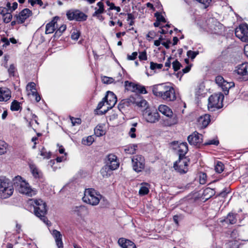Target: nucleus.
Instances as JSON below:
<instances>
[{"label": "nucleus", "mask_w": 248, "mask_h": 248, "mask_svg": "<svg viewBox=\"0 0 248 248\" xmlns=\"http://www.w3.org/2000/svg\"><path fill=\"white\" fill-rule=\"evenodd\" d=\"M10 109L12 111H18L22 109L20 103L17 100H14L11 103Z\"/></svg>", "instance_id": "nucleus-35"}, {"label": "nucleus", "mask_w": 248, "mask_h": 248, "mask_svg": "<svg viewBox=\"0 0 248 248\" xmlns=\"http://www.w3.org/2000/svg\"><path fill=\"white\" fill-rule=\"evenodd\" d=\"M189 160L187 158L179 157L173 165V168L176 171L180 174L186 173L188 171V162Z\"/></svg>", "instance_id": "nucleus-8"}, {"label": "nucleus", "mask_w": 248, "mask_h": 248, "mask_svg": "<svg viewBox=\"0 0 248 248\" xmlns=\"http://www.w3.org/2000/svg\"><path fill=\"white\" fill-rule=\"evenodd\" d=\"M70 120L73 126L78 125L81 123V120L80 118H75L73 117H70Z\"/></svg>", "instance_id": "nucleus-51"}, {"label": "nucleus", "mask_w": 248, "mask_h": 248, "mask_svg": "<svg viewBox=\"0 0 248 248\" xmlns=\"http://www.w3.org/2000/svg\"><path fill=\"white\" fill-rule=\"evenodd\" d=\"M235 34L242 41L248 42V25L247 24L240 25L236 28Z\"/></svg>", "instance_id": "nucleus-9"}, {"label": "nucleus", "mask_w": 248, "mask_h": 248, "mask_svg": "<svg viewBox=\"0 0 248 248\" xmlns=\"http://www.w3.org/2000/svg\"><path fill=\"white\" fill-rule=\"evenodd\" d=\"M187 140L190 144L199 147L202 142V135L195 132L188 136Z\"/></svg>", "instance_id": "nucleus-14"}, {"label": "nucleus", "mask_w": 248, "mask_h": 248, "mask_svg": "<svg viewBox=\"0 0 248 248\" xmlns=\"http://www.w3.org/2000/svg\"><path fill=\"white\" fill-rule=\"evenodd\" d=\"M211 1V0H200L199 2L203 4L205 6V7H207Z\"/></svg>", "instance_id": "nucleus-63"}, {"label": "nucleus", "mask_w": 248, "mask_h": 248, "mask_svg": "<svg viewBox=\"0 0 248 248\" xmlns=\"http://www.w3.org/2000/svg\"><path fill=\"white\" fill-rule=\"evenodd\" d=\"M124 84L126 87L131 88V90L132 92H138L141 93H147L146 89L144 86L134 84L128 81H125Z\"/></svg>", "instance_id": "nucleus-19"}, {"label": "nucleus", "mask_w": 248, "mask_h": 248, "mask_svg": "<svg viewBox=\"0 0 248 248\" xmlns=\"http://www.w3.org/2000/svg\"><path fill=\"white\" fill-rule=\"evenodd\" d=\"M163 67V64L161 63H155L153 62H150V68L152 70H155L156 69H160Z\"/></svg>", "instance_id": "nucleus-42"}, {"label": "nucleus", "mask_w": 248, "mask_h": 248, "mask_svg": "<svg viewBox=\"0 0 248 248\" xmlns=\"http://www.w3.org/2000/svg\"><path fill=\"white\" fill-rule=\"evenodd\" d=\"M55 17L51 22L47 23L46 26V33L49 34L53 33L57 28V21Z\"/></svg>", "instance_id": "nucleus-26"}, {"label": "nucleus", "mask_w": 248, "mask_h": 248, "mask_svg": "<svg viewBox=\"0 0 248 248\" xmlns=\"http://www.w3.org/2000/svg\"><path fill=\"white\" fill-rule=\"evenodd\" d=\"M27 90L31 91L36 90L35 84L34 82L29 83L27 86Z\"/></svg>", "instance_id": "nucleus-55"}, {"label": "nucleus", "mask_w": 248, "mask_h": 248, "mask_svg": "<svg viewBox=\"0 0 248 248\" xmlns=\"http://www.w3.org/2000/svg\"><path fill=\"white\" fill-rule=\"evenodd\" d=\"M178 122V118L176 114L173 112L169 116H166L162 119L161 123L164 126H171L176 124Z\"/></svg>", "instance_id": "nucleus-15"}, {"label": "nucleus", "mask_w": 248, "mask_h": 248, "mask_svg": "<svg viewBox=\"0 0 248 248\" xmlns=\"http://www.w3.org/2000/svg\"><path fill=\"white\" fill-rule=\"evenodd\" d=\"M32 15V11L28 8L22 10L18 15L16 16V22L18 24H22Z\"/></svg>", "instance_id": "nucleus-17"}, {"label": "nucleus", "mask_w": 248, "mask_h": 248, "mask_svg": "<svg viewBox=\"0 0 248 248\" xmlns=\"http://www.w3.org/2000/svg\"><path fill=\"white\" fill-rule=\"evenodd\" d=\"M188 146L186 142H182L178 146L179 158H186L185 155L188 151Z\"/></svg>", "instance_id": "nucleus-25"}, {"label": "nucleus", "mask_w": 248, "mask_h": 248, "mask_svg": "<svg viewBox=\"0 0 248 248\" xmlns=\"http://www.w3.org/2000/svg\"><path fill=\"white\" fill-rule=\"evenodd\" d=\"M199 54V51H193L192 50H188L187 52V56L191 60H193L196 56Z\"/></svg>", "instance_id": "nucleus-46"}, {"label": "nucleus", "mask_w": 248, "mask_h": 248, "mask_svg": "<svg viewBox=\"0 0 248 248\" xmlns=\"http://www.w3.org/2000/svg\"><path fill=\"white\" fill-rule=\"evenodd\" d=\"M55 164V161L54 160H51L48 162V166H50L51 167H52L53 168V170L54 171H55L57 168V167L54 166Z\"/></svg>", "instance_id": "nucleus-61"}, {"label": "nucleus", "mask_w": 248, "mask_h": 248, "mask_svg": "<svg viewBox=\"0 0 248 248\" xmlns=\"http://www.w3.org/2000/svg\"><path fill=\"white\" fill-rule=\"evenodd\" d=\"M210 122V115L208 114H204L200 116L198 119V123L201 125L202 127L205 128L209 124Z\"/></svg>", "instance_id": "nucleus-28"}, {"label": "nucleus", "mask_w": 248, "mask_h": 248, "mask_svg": "<svg viewBox=\"0 0 248 248\" xmlns=\"http://www.w3.org/2000/svg\"><path fill=\"white\" fill-rule=\"evenodd\" d=\"M66 29V26L65 25H62L61 27H59L58 30L56 31V33H62L65 31Z\"/></svg>", "instance_id": "nucleus-58"}, {"label": "nucleus", "mask_w": 248, "mask_h": 248, "mask_svg": "<svg viewBox=\"0 0 248 248\" xmlns=\"http://www.w3.org/2000/svg\"><path fill=\"white\" fill-rule=\"evenodd\" d=\"M11 91L6 88H0V101H7L11 98Z\"/></svg>", "instance_id": "nucleus-21"}, {"label": "nucleus", "mask_w": 248, "mask_h": 248, "mask_svg": "<svg viewBox=\"0 0 248 248\" xmlns=\"http://www.w3.org/2000/svg\"><path fill=\"white\" fill-rule=\"evenodd\" d=\"M16 71V67L14 64H11L8 69V72L10 76H14Z\"/></svg>", "instance_id": "nucleus-52"}, {"label": "nucleus", "mask_w": 248, "mask_h": 248, "mask_svg": "<svg viewBox=\"0 0 248 248\" xmlns=\"http://www.w3.org/2000/svg\"><path fill=\"white\" fill-rule=\"evenodd\" d=\"M219 144V140L217 139H214L209 140L203 143L204 145H217Z\"/></svg>", "instance_id": "nucleus-43"}, {"label": "nucleus", "mask_w": 248, "mask_h": 248, "mask_svg": "<svg viewBox=\"0 0 248 248\" xmlns=\"http://www.w3.org/2000/svg\"><path fill=\"white\" fill-rule=\"evenodd\" d=\"M149 192V188L145 186H142L139 190V194L141 195H145L147 194Z\"/></svg>", "instance_id": "nucleus-45"}, {"label": "nucleus", "mask_w": 248, "mask_h": 248, "mask_svg": "<svg viewBox=\"0 0 248 248\" xmlns=\"http://www.w3.org/2000/svg\"><path fill=\"white\" fill-rule=\"evenodd\" d=\"M29 203L33 207L34 215L44 223L48 224V220L45 216L47 212L46 202L41 199H32L29 201Z\"/></svg>", "instance_id": "nucleus-2"}, {"label": "nucleus", "mask_w": 248, "mask_h": 248, "mask_svg": "<svg viewBox=\"0 0 248 248\" xmlns=\"http://www.w3.org/2000/svg\"><path fill=\"white\" fill-rule=\"evenodd\" d=\"M152 91L155 95L167 101H173L176 99L174 88L164 84L154 86Z\"/></svg>", "instance_id": "nucleus-1"}, {"label": "nucleus", "mask_w": 248, "mask_h": 248, "mask_svg": "<svg viewBox=\"0 0 248 248\" xmlns=\"http://www.w3.org/2000/svg\"><path fill=\"white\" fill-rule=\"evenodd\" d=\"M137 145L135 144L129 145L126 146L124 151L126 154L132 155L135 153L137 150Z\"/></svg>", "instance_id": "nucleus-34"}, {"label": "nucleus", "mask_w": 248, "mask_h": 248, "mask_svg": "<svg viewBox=\"0 0 248 248\" xmlns=\"http://www.w3.org/2000/svg\"><path fill=\"white\" fill-rule=\"evenodd\" d=\"M80 35V33L79 31L74 30L72 32L71 38L74 40H77Z\"/></svg>", "instance_id": "nucleus-47"}, {"label": "nucleus", "mask_w": 248, "mask_h": 248, "mask_svg": "<svg viewBox=\"0 0 248 248\" xmlns=\"http://www.w3.org/2000/svg\"><path fill=\"white\" fill-rule=\"evenodd\" d=\"M215 170L218 173L222 172L224 170L223 164L220 161H218L215 166Z\"/></svg>", "instance_id": "nucleus-39"}, {"label": "nucleus", "mask_w": 248, "mask_h": 248, "mask_svg": "<svg viewBox=\"0 0 248 248\" xmlns=\"http://www.w3.org/2000/svg\"><path fill=\"white\" fill-rule=\"evenodd\" d=\"M104 100H106L107 104L108 105V108H111L117 102V97L113 92L108 91L104 97Z\"/></svg>", "instance_id": "nucleus-18"}, {"label": "nucleus", "mask_w": 248, "mask_h": 248, "mask_svg": "<svg viewBox=\"0 0 248 248\" xmlns=\"http://www.w3.org/2000/svg\"><path fill=\"white\" fill-rule=\"evenodd\" d=\"M216 82L218 86L221 87L226 95L228 94L230 89L234 86V82H228L225 80L222 77L220 76H218L216 78Z\"/></svg>", "instance_id": "nucleus-10"}, {"label": "nucleus", "mask_w": 248, "mask_h": 248, "mask_svg": "<svg viewBox=\"0 0 248 248\" xmlns=\"http://www.w3.org/2000/svg\"><path fill=\"white\" fill-rule=\"evenodd\" d=\"M223 99L224 95L221 93L211 95L208 99V109L214 111L222 108Z\"/></svg>", "instance_id": "nucleus-6"}, {"label": "nucleus", "mask_w": 248, "mask_h": 248, "mask_svg": "<svg viewBox=\"0 0 248 248\" xmlns=\"http://www.w3.org/2000/svg\"><path fill=\"white\" fill-rule=\"evenodd\" d=\"M40 155L43 156L44 158H49L51 156L50 152H47L44 148H43L40 152Z\"/></svg>", "instance_id": "nucleus-49"}, {"label": "nucleus", "mask_w": 248, "mask_h": 248, "mask_svg": "<svg viewBox=\"0 0 248 248\" xmlns=\"http://www.w3.org/2000/svg\"><path fill=\"white\" fill-rule=\"evenodd\" d=\"M9 12L8 10L5 8L3 7H0V14L3 16Z\"/></svg>", "instance_id": "nucleus-59"}, {"label": "nucleus", "mask_w": 248, "mask_h": 248, "mask_svg": "<svg viewBox=\"0 0 248 248\" xmlns=\"http://www.w3.org/2000/svg\"><path fill=\"white\" fill-rule=\"evenodd\" d=\"M143 116L147 122L151 123H155L158 121L160 116L157 112H152L149 108L143 111Z\"/></svg>", "instance_id": "nucleus-13"}, {"label": "nucleus", "mask_w": 248, "mask_h": 248, "mask_svg": "<svg viewBox=\"0 0 248 248\" xmlns=\"http://www.w3.org/2000/svg\"><path fill=\"white\" fill-rule=\"evenodd\" d=\"M133 169L137 172H141L145 168V159L141 155H136L132 158Z\"/></svg>", "instance_id": "nucleus-7"}, {"label": "nucleus", "mask_w": 248, "mask_h": 248, "mask_svg": "<svg viewBox=\"0 0 248 248\" xmlns=\"http://www.w3.org/2000/svg\"><path fill=\"white\" fill-rule=\"evenodd\" d=\"M31 171L35 178H39L42 175L41 171L37 167L35 164L32 162H30L29 164Z\"/></svg>", "instance_id": "nucleus-24"}, {"label": "nucleus", "mask_w": 248, "mask_h": 248, "mask_svg": "<svg viewBox=\"0 0 248 248\" xmlns=\"http://www.w3.org/2000/svg\"><path fill=\"white\" fill-rule=\"evenodd\" d=\"M13 183L16 189L22 194L32 197L36 194V190L32 188L29 183L20 176H16L13 179Z\"/></svg>", "instance_id": "nucleus-3"}, {"label": "nucleus", "mask_w": 248, "mask_h": 248, "mask_svg": "<svg viewBox=\"0 0 248 248\" xmlns=\"http://www.w3.org/2000/svg\"><path fill=\"white\" fill-rule=\"evenodd\" d=\"M101 80L103 83L107 84H111L114 81V79L112 78L108 77L107 76L101 77Z\"/></svg>", "instance_id": "nucleus-40"}, {"label": "nucleus", "mask_w": 248, "mask_h": 248, "mask_svg": "<svg viewBox=\"0 0 248 248\" xmlns=\"http://www.w3.org/2000/svg\"><path fill=\"white\" fill-rule=\"evenodd\" d=\"M106 164L111 170H115L119 166L117 157L113 154H109L107 156Z\"/></svg>", "instance_id": "nucleus-16"}, {"label": "nucleus", "mask_w": 248, "mask_h": 248, "mask_svg": "<svg viewBox=\"0 0 248 248\" xmlns=\"http://www.w3.org/2000/svg\"><path fill=\"white\" fill-rule=\"evenodd\" d=\"M86 208L84 206H76L74 208L73 212L78 216H81L82 212Z\"/></svg>", "instance_id": "nucleus-36"}, {"label": "nucleus", "mask_w": 248, "mask_h": 248, "mask_svg": "<svg viewBox=\"0 0 248 248\" xmlns=\"http://www.w3.org/2000/svg\"><path fill=\"white\" fill-rule=\"evenodd\" d=\"M158 110L162 114L166 116H169V114H171L173 112L172 110L167 106L165 105H160L158 107Z\"/></svg>", "instance_id": "nucleus-29"}, {"label": "nucleus", "mask_w": 248, "mask_h": 248, "mask_svg": "<svg viewBox=\"0 0 248 248\" xmlns=\"http://www.w3.org/2000/svg\"><path fill=\"white\" fill-rule=\"evenodd\" d=\"M136 99L134 97H130L128 98L124 99L121 101L119 105V109L125 107H129L132 104H135Z\"/></svg>", "instance_id": "nucleus-27"}, {"label": "nucleus", "mask_w": 248, "mask_h": 248, "mask_svg": "<svg viewBox=\"0 0 248 248\" xmlns=\"http://www.w3.org/2000/svg\"><path fill=\"white\" fill-rule=\"evenodd\" d=\"M139 58L140 61H145L147 59L146 52L145 51H142L140 53V55L139 56Z\"/></svg>", "instance_id": "nucleus-54"}, {"label": "nucleus", "mask_w": 248, "mask_h": 248, "mask_svg": "<svg viewBox=\"0 0 248 248\" xmlns=\"http://www.w3.org/2000/svg\"><path fill=\"white\" fill-rule=\"evenodd\" d=\"M236 216V214L230 213L228 214L226 219H225L223 221H225L231 224H235L237 221ZM222 221L223 222V221Z\"/></svg>", "instance_id": "nucleus-31"}, {"label": "nucleus", "mask_w": 248, "mask_h": 248, "mask_svg": "<svg viewBox=\"0 0 248 248\" xmlns=\"http://www.w3.org/2000/svg\"><path fill=\"white\" fill-rule=\"evenodd\" d=\"M52 234L55 238L56 245L58 248H63L62 235L61 232L56 230H54Z\"/></svg>", "instance_id": "nucleus-22"}, {"label": "nucleus", "mask_w": 248, "mask_h": 248, "mask_svg": "<svg viewBox=\"0 0 248 248\" xmlns=\"http://www.w3.org/2000/svg\"><path fill=\"white\" fill-rule=\"evenodd\" d=\"M215 194V191L213 189L210 187H207L203 192L202 197L203 199L206 200L209 199L212 197Z\"/></svg>", "instance_id": "nucleus-30"}, {"label": "nucleus", "mask_w": 248, "mask_h": 248, "mask_svg": "<svg viewBox=\"0 0 248 248\" xmlns=\"http://www.w3.org/2000/svg\"><path fill=\"white\" fill-rule=\"evenodd\" d=\"M136 128L135 127H131L129 132V135L132 138H135L136 135L135 134Z\"/></svg>", "instance_id": "nucleus-56"}, {"label": "nucleus", "mask_w": 248, "mask_h": 248, "mask_svg": "<svg viewBox=\"0 0 248 248\" xmlns=\"http://www.w3.org/2000/svg\"><path fill=\"white\" fill-rule=\"evenodd\" d=\"M118 243L122 248H136V245L132 241L124 238H119Z\"/></svg>", "instance_id": "nucleus-20"}, {"label": "nucleus", "mask_w": 248, "mask_h": 248, "mask_svg": "<svg viewBox=\"0 0 248 248\" xmlns=\"http://www.w3.org/2000/svg\"><path fill=\"white\" fill-rule=\"evenodd\" d=\"M14 192V186L9 179L0 178V198L5 199L11 197Z\"/></svg>", "instance_id": "nucleus-4"}, {"label": "nucleus", "mask_w": 248, "mask_h": 248, "mask_svg": "<svg viewBox=\"0 0 248 248\" xmlns=\"http://www.w3.org/2000/svg\"><path fill=\"white\" fill-rule=\"evenodd\" d=\"M3 17V21L5 23H8L10 22L12 18V15L10 12H8Z\"/></svg>", "instance_id": "nucleus-44"}, {"label": "nucleus", "mask_w": 248, "mask_h": 248, "mask_svg": "<svg viewBox=\"0 0 248 248\" xmlns=\"http://www.w3.org/2000/svg\"><path fill=\"white\" fill-rule=\"evenodd\" d=\"M101 198L102 196L94 189L88 188L85 189L82 200L84 202L94 206L99 203Z\"/></svg>", "instance_id": "nucleus-5"}, {"label": "nucleus", "mask_w": 248, "mask_h": 248, "mask_svg": "<svg viewBox=\"0 0 248 248\" xmlns=\"http://www.w3.org/2000/svg\"><path fill=\"white\" fill-rule=\"evenodd\" d=\"M172 64L173 69L174 71H178L179 69H180V67L182 66L181 64L177 60L174 61L172 62Z\"/></svg>", "instance_id": "nucleus-48"}, {"label": "nucleus", "mask_w": 248, "mask_h": 248, "mask_svg": "<svg viewBox=\"0 0 248 248\" xmlns=\"http://www.w3.org/2000/svg\"><path fill=\"white\" fill-rule=\"evenodd\" d=\"M97 6L98 7V8L97 7L94 8L95 12L93 14V16L99 19L100 17H102L101 15L105 12L104 5L102 1H100L97 3Z\"/></svg>", "instance_id": "nucleus-23"}, {"label": "nucleus", "mask_w": 248, "mask_h": 248, "mask_svg": "<svg viewBox=\"0 0 248 248\" xmlns=\"http://www.w3.org/2000/svg\"><path fill=\"white\" fill-rule=\"evenodd\" d=\"M135 104L139 107L144 108L145 110L149 108L147 106V102L143 98L136 99Z\"/></svg>", "instance_id": "nucleus-32"}, {"label": "nucleus", "mask_w": 248, "mask_h": 248, "mask_svg": "<svg viewBox=\"0 0 248 248\" xmlns=\"http://www.w3.org/2000/svg\"><path fill=\"white\" fill-rule=\"evenodd\" d=\"M155 34V32L154 31H149L148 33L147 34V38H150L151 39L149 40H151V39H153L154 38V36Z\"/></svg>", "instance_id": "nucleus-64"}, {"label": "nucleus", "mask_w": 248, "mask_h": 248, "mask_svg": "<svg viewBox=\"0 0 248 248\" xmlns=\"http://www.w3.org/2000/svg\"><path fill=\"white\" fill-rule=\"evenodd\" d=\"M155 16L156 17V20L158 21L166 22L165 18L164 17V16L160 14L159 13H155Z\"/></svg>", "instance_id": "nucleus-53"}, {"label": "nucleus", "mask_w": 248, "mask_h": 248, "mask_svg": "<svg viewBox=\"0 0 248 248\" xmlns=\"http://www.w3.org/2000/svg\"><path fill=\"white\" fill-rule=\"evenodd\" d=\"M106 100H104V97L103 98L102 100L98 103L97 108H96V109L99 110L100 109H101L102 108V107L104 105L105 103L106 102Z\"/></svg>", "instance_id": "nucleus-60"}, {"label": "nucleus", "mask_w": 248, "mask_h": 248, "mask_svg": "<svg viewBox=\"0 0 248 248\" xmlns=\"http://www.w3.org/2000/svg\"><path fill=\"white\" fill-rule=\"evenodd\" d=\"M234 72L240 76L243 80H248V63L244 62L238 65Z\"/></svg>", "instance_id": "nucleus-11"}, {"label": "nucleus", "mask_w": 248, "mask_h": 248, "mask_svg": "<svg viewBox=\"0 0 248 248\" xmlns=\"http://www.w3.org/2000/svg\"><path fill=\"white\" fill-rule=\"evenodd\" d=\"M207 176L205 173H202L200 175V183L202 185H204L206 182Z\"/></svg>", "instance_id": "nucleus-50"}, {"label": "nucleus", "mask_w": 248, "mask_h": 248, "mask_svg": "<svg viewBox=\"0 0 248 248\" xmlns=\"http://www.w3.org/2000/svg\"><path fill=\"white\" fill-rule=\"evenodd\" d=\"M204 87L203 85L200 84L195 89V94L197 96H200L204 91Z\"/></svg>", "instance_id": "nucleus-41"}, {"label": "nucleus", "mask_w": 248, "mask_h": 248, "mask_svg": "<svg viewBox=\"0 0 248 248\" xmlns=\"http://www.w3.org/2000/svg\"><path fill=\"white\" fill-rule=\"evenodd\" d=\"M7 146L8 145L5 141L0 140V155L4 154L6 153Z\"/></svg>", "instance_id": "nucleus-38"}, {"label": "nucleus", "mask_w": 248, "mask_h": 248, "mask_svg": "<svg viewBox=\"0 0 248 248\" xmlns=\"http://www.w3.org/2000/svg\"><path fill=\"white\" fill-rule=\"evenodd\" d=\"M94 141V138L92 136H89L86 139L83 138L82 140V143L85 145L89 146L91 145Z\"/></svg>", "instance_id": "nucleus-37"}, {"label": "nucleus", "mask_w": 248, "mask_h": 248, "mask_svg": "<svg viewBox=\"0 0 248 248\" xmlns=\"http://www.w3.org/2000/svg\"><path fill=\"white\" fill-rule=\"evenodd\" d=\"M66 16L68 19L75 20L78 21H85L87 19V16L79 10H76L73 12L69 11L67 13Z\"/></svg>", "instance_id": "nucleus-12"}, {"label": "nucleus", "mask_w": 248, "mask_h": 248, "mask_svg": "<svg viewBox=\"0 0 248 248\" xmlns=\"http://www.w3.org/2000/svg\"><path fill=\"white\" fill-rule=\"evenodd\" d=\"M106 3V4L109 7V8L108 9V10H113V7L114 6H115L114 3L111 2L109 0H107Z\"/></svg>", "instance_id": "nucleus-62"}, {"label": "nucleus", "mask_w": 248, "mask_h": 248, "mask_svg": "<svg viewBox=\"0 0 248 248\" xmlns=\"http://www.w3.org/2000/svg\"><path fill=\"white\" fill-rule=\"evenodd\" d=\"M137 55L138 53L137 52H134L131 55H127V59L129 60H134L137 58Z\"/></svg>", "instance_id": "nucleus-57"}, {"label": "nucleus", "mask_w": 248, "mask_h": 248, "mask_svg": "<svg viewBox=\"0 0 248 248\" xmlns=\"http://www.w3.org/2000/svg\"><path fill=\"white\" fill-rule=\"evenodd\" d=\"M94 133L97 137H100L105 134L106 131L103 126L101 124L97 125L94 128Z\"/></svg>", "instance_id": "nucleus-33"}]
</instances>
